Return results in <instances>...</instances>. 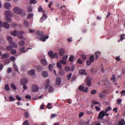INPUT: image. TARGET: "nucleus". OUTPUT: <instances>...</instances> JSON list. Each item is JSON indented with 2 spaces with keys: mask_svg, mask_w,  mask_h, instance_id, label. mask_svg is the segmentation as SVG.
<instances>
[{
  "mask_svg": "<svg viewBox=\"0 0 125 125\" xmlns=\"http://www.w3.org/2000/svg\"><path fill=\"white\" fill-rule=\"evenodd\" d=\"M12 36L14 37H16L17 36L18 39L20 40H25V37L23 36V34H24V32L23 31H17L16 30H14L13 32H11Z\"/></svg>",
  "mask_w": 125,
  "mask_h": 125,
  "instance_id": "nucleus-1",
  "label": "nucleus"
},
{
  "mask_svg": "<svg viewBox=\"0 0 125 125\" xmlns=\"http://www.w3.org/2000/svg\"><path fill=\"white\" fill-rule=\"evenodd\" d=\"M37 35L39 36L40 37V41H41L42 42H44L47 39L49 38L48 36H45L44 35H43V32H38L37 33Z\"/></svg>",
  "mask_w": 125,
  "mask_h": 125,
  "instance_id": "nucleus-2",
  "label": "nucleus"
},
{
  "mask_svg": "<svg viewBox=\"0 0 125 125\" xmlns=\"http://www.w3.org/2000/svg\"><path fill=\"white\" fill-rule=\"evenodd\" d=\"M13 13L10 11H5L4 15L5 16V20L6 21H9L10 23L11 22V17H12Z\"/></svg>",
  "mask_w": 125,
  "mask_h": 125,
  "instance_id": "nucleus-3",
  "label": "nucleus"
},
{
  "mask_svg": "<svg viewBox=\"0 0 125 125\" xmlns=\"http://www.w3.org/2000/svg\"><path fill=\"white\" fill-rule=\"evenodd\" d=\"M10 46H7L6 47V49L8 51H10V50H12V48H17V44L15 43H9Z\"/></svg>",
  "mask_w": 125,
  "mask_h": 125,
  "instance_id": "nucleus-4",
  "label": "nucleus"
},
{
  "mask_svg": "<svg viewBox=\"0 0 125 125\" xmlns=\"http://www.w3.org/2000/svg\"><path fill=\"white\" fill-rule=\"evenodd\" d=\"M13 11L14 13L17 14H22L23 13V10L19 7H15L13 8Z\"/></svg>",
  "mask_w": 125,
  "mask_h": 125,
  "instance_id": "nucleus-5",
  "label": "nucleus"
},
{
  "mask_svg": "<svg viewBox=\"0 0 125 125\" xmlns=\"http://www.w3.org/2000/svg\"><path fill=\"white\" fill-rule=\"evenodd\" d=\"M94 62V55L90 56L89 60L87 61L86 64L87 66H89L91 64V63H93Z\"/></svg>",
  "mask_w": 125,
  "mask_h": 125,
  "instance_id": "nucleus-6",
  "label": "nucleus"
},
{
  "mask_svg": "<svg viewBox=\"0 0 125 125\" xmlns=\"http://www.w3.org/2000/svg\"><path fill=\"white\" fill-rule=\"evenodd\" d=\"M48 55L51 58H55V57L58 58V57H57V55H58V54L57 53H54L52 51H50V52H48Z\"/></svg>",
  "mask_w": 125,
  "mask_h": 125,
  "instance_id": "nucleus-7",
  "label": "nucleus"
},
{
  "mask_svg": "<svg viewBox=\"0 0 125 125\" xmlns=\"http://www.w3.org/2000/svg\"><path fill=\"white\" fill-rule=\"evenodd\" d=\"M106 115V112H104V111H102L99 113V116L98 117V120H103V118L105 117Z\"/></svg>",
  "mask_w": 125,
  "mask_h": 125,
  "instance_id": "nucleus-8",
  "label": "nucleus"
},
{
  "mask_svg": "<svg viewBox=\"0 0 125 125\" xmlns=\"http://www.w3.org/2000/svg\"><path fill=\"white\" fill-rule=\"evenodd\" d=\"M78 89L79 90H81L83 92H87V90H88V88L87 87H83L82 85H81L79 87Z\"/></svg>",
  "mask_w": 125,
  "mask_h": 125,
  "instance_id": "nucleus-9",
  "label": "nucleus"
},
{
  "mask_svg": "<svg viewBox=\"0 0 125 125\" xmlns=\"http://www.w3.org/2000/svg\"><path fill=\"white\" fill-rule=\"evenodd\" d=\"M21 85H24V84H27L28 83V80L25 78H23L21 80Z\"/></svg>",
  "mask_w": 125,
  "mask_h": 125,
  "instance_id": "nucleus-10",
  "label": "nucleus"
},
{
  "mask_svg": "<svg viewBox=\"0 0 125 125\" xmlns=\"http://www.w3.org/2000/svg\"><path fill=\"white\" fill-rule=\"evenodd\" d=\"M4 7L6 9H10V8H11V4H10V3H9V2H6L4 4Z\"/></svg>",
  "mask_w": 125,
  "mask_h": 125,
  "instance_id": "nucleus-11",
  "label": "nucleus"
},
{
  "mask_svg": "<svg viewBox=\"0 0 125 125\" xmlns=\"http://www.w3.org/2000/svg\"><path fill=\"white\" fill-rule=\"evenodd\" d=\"M32 90L34 92H38L39 91V87L36 85H33L32 86Z\"/></svg>",
  "mask_w": 125,
  "mask_h": 125,
  "instance_id": "nucleus-12",
  "label": "nucleus"
},
{
  "mask_svg": "<svg viewBox=\"0 0 125 125\" xmlns=\"http://www.w3.org/2000/svg\"><path fill=\"white\" fill-rule=\"evenodd\" d=\"M29 49H32V48H28L26 50H25V47H22L20 49V51L22 53H25Z\"/></svg>",
  "mask_w": 125,
  "mask_h": 125,
  "instance_id": "nucleus-13",
  "label": "nucleus"
},
{
  "mask_svg": "<svg viewBox=\"0 0 125 125\" xmlns=\"http://www.w3.org/2000/svg\"><path fill=\"white\" fill-rule=\"evenodd\" d=\"M79 74L80 75H84L85 76H86V75H87L86 72H85V70L84 69H80L79 70Z\"/></svg>",
  "mask_w": 125,
  "mask_h": 125,
  "instance_id": "nucleus-14",
  "label": "nucleus"
},
{
  "mask_svg": "<svg viewBox=\"0 0 125 125\" xmlns=\"http://www.w3.org/2000/svg\"><path fill=\"white\" fill-rule=\"evenodd\" d=\"M60 83H61V79L60 78L58 77L56 79V84H57V85H59Z\"/></svg>",
  "mask_w": 125,
  "mask_h": 125,
  "instance_id": "nucleus-15",
  "label": "nucleus"
},
{
  "mask_svg": "<svg viewBox=\"0 0 125 125\" xmlns=\"http://www.w3.org/2000/svg\"><path fill=\"white\" fill-rule=\"evenodd\" d=\"M41 62L42 65H43L44 66H46V65L47 64V62H46V60L44 59H42L41 60Z\"/></svg>",
  "mask_w": 125,
  "mask_h": 125,
  "instance_id": "nucleus-16",
  "label": "nucleus"
},
{
  "mask_svg": "<svg viewBox=\"0 0 125 125\" xmlns=\"http://www.w3.org/2000/svg\"><path fill=\"white\" fill-rule=\"evenodd\" d=\"M50 82V81L48 79L46 81V83L45 84V87L46 89H47V88H48V86H49Z\"/></svg>",
  "mask_w": 125,
  "mask_h": 125,
  "instance_id": "nucleus-17",
  "label": "nucleus"
},
{
  "mask_svg": "<svg viewBox=\"0 0 125 125\" xmlns=\"http://www.w3.org/2000/svg\"><path fill=\"white\" fill-rule=\"evenodd\" d=\"M28 12H32L33 11V6L29 5L27 7Z\"/></svg>",
  "mask_w": 125,
  "mask_h": 125,
  "instance_id": "nucleus-18",
  "label": "nucleus"
},
{
  "mask_svg": "<svg viewBox=\"0 0 125 125\" xmlns=\"http://www.w3.org/2000/svg\"><path fill=\"white\" fill-rule=\"evenodd\" d=\"M64 53H65V51L63 49H61L59 51V55H60V56H63Z\"/></svg>",
  "mask_w": 125,
  "mask_h": 125,
  "instance_id": "nucleus-19",
  "label": "nucleus"
},
{
  "mask_svg": "<svg viewBox=\"0 0 125 125\" xmlns=\"http://www.w3.org/2000/svg\"><path fill=\"white\" fill-rule=\"evenodd\" d=\"M8 56H9V55H8V54H7V53H3L2 54V59H3V58H7L8 57Z\"/></svg>",
  "mask_w": 125,
  "mask_h": 125,
  "instance_id": "nucleus-20",
  "label": "nucleus"
},
{
  "mask_svg": "<svg viewBox=\"0 0 125 125\" xmlns=\"http://www.w3.org/2000/svg\"><path fill=\"white\" fill-rule=\"evenodd\" d=\"M10 86L12 89L14 90H16L17 89V88L16 87V86L14 84V83H11L10 84Z\"/></svg>",
  "mask_w": 125,
  "mask_h": 125,
  "instance_id": "nucleus-21",
  "label": "nucleus"
},
{
  "mask_svg": "<svg viewBox=\"0 0 125 125\" xmlns=\"http://www.w3.org/2000/svg\"><path fill=\"white\" fill-rule=\"evenodd\" d=\"M109 111H112V108H111V106H108V107L105 109L104 113L106 114L107 112H109Z\"/></svg>",
  "mask_w": 125,
  "mask_h": 125,
  "instance_id": "nucleus-22",
  "label": "nucleus"
},
{
  "mask_svg": "<svg viewBox=\"0 0 125 125\" xmlns=\"http://www.w3.org/2000/svg\"><path fill=\"white\" fill-rule=\"evenodd\" d=\"M28 74L30 75L31 76H33V75H35V70L32 69L28 71Z\"/></svg>",
  "mask_w": 125,
  "mask_h": 125,
  "instance_id": "nucleus-23",
  "label": "nucleus"
},
{
  "mask_svg": "<svg viewBox=\"0 0 125 125\" xmlns=\"http://www.w3.org/2000/svg\"><path fill=\"white\" fill-rule=\"evenodd\" d=\"M110 81H113V83L116 82V75L115 74L112 75V77L110 78Z\"/></svg>",
  "mask_w": 125,
  "mask_h": 125,
  "instance_id": "nucleus-24",
  "label": "nucleus"
},
{
  "mask_svg": "<svg viewBox=\"0 0 125 125\" xmlns=\"http://www.w3.org/2000/svg\"><path fill=\"white\" fill-rule=\"evenodd\" d=\"M33 16H34V14L33 13L28 14L27 15V19H32Z\"/></svg>",
  "mask_w": 125,
  "mask_h": 125,
  "instance_id": "nucleus-25",
  "label": "nucleus"
},
{
  "mask_svg": "<svg viewBox=\"0 0 125 125\" xmlns=\"http://www.w3.org/2000/svg\"><path fill=\"white\" fill-rule=\"evenodd\" d=\"M95 56H96V60H97V58H98L99 57V55H100V54H101V53H100V52H96L95 53Z\"/></svg>",
  "mask_w": 125,
  "mask_h": 125,
  "instance_id": "nucleus-26",
  "label": "nucleus"
},
{
  "mask_svg": "<svg viewBox=\"0 0 125 125\" xmlns=\"http://www.w3.org/2000/svg\"><path fill=\"white\" fill-rule=\"evenodd\" d=\"M7 41H8L9 43H15V42H12V38H11V37H10L9 36H8L7 37Z\"/></svg>",
  "mask_w": 125,
  "mask_h": 125,
  "instance_id": "nucleus-27",
  "label": "nucleus"
},
{
  "mask_svg": "<svg viewBox=\"0 0 125 125\" xmlns=\"http://www.w3.org/2000/svg\"><path fill=\"white\" fill-rule=\"evenodd\" d=\"M5 90H6V91H9V90H10V88H9V85H8V84L5 85Z\"/></svg>",
  "mask_w": 125,
  "mask_h": 125,
  "instance_id": "nucleus-28",
  "label": "nucleus"
},
{
  "mask_svg": "<svg viewBox=\"0 0 125 125\" xmlns=\"http://www.w3.org/2000/svg\"><path fill=\"white\" fill-rule=\"evenodd\" d=\"M23 25H24V26H25V27H26V28H28V27H29V23L28 22V21H23Z\"/></svg>",
  "mask_w": 125,
  "mask_h": 125,
  "instance_id": "nucleus-29",
  "label": "nucleus"
},
{
  "mask_svg": "<svg viewBox=\"0 0 125 125\" xmlns=\"http://www.w3.org/2000/svg\"><path fill=\"white\" fill-rule=\"evenodd\" d=\"M86 84L88 85V86H90L91 85V82L90 80H89L88 78L87 79Z\"/></svg>",
  "mask_w": 125,
  "mask_h": 125,
  "instance_id": "nucleus-30",
  "label": "nucleus"
},
{
  "mask_svg": "<svg viewBox=\"0 0 125 125\" xmlns=\"http://www.w3.org/2000/svg\"><path fill=\"white\" fill-rule=\"evenodd\" d=\"M118 125H125V120L122 119V120L119 122Z\"/></svg>",
  "mask_w": 125,
  "mask_h": 125,
  "instance_id": "nucleus-31",
  "label": "nucleus"
},
{
  "mask_svg": "<svg viewBox=\"0 0 125 125\" xmlns=\"http://www.w3.org/2000/svg\"><path fill=\"white\" fill-rule=\"evenodd\" d=\"M42 77H43L44 78H46V77H47L48 74H47V71H44L42 73Z\"/></svg>",
  "mask_w": 125,
  "mask_h": 125,
  "instance_id": "nucleus-32",
  "label": "nucleus"
},
{
  "mask_svg": "<svg viewBox=\"0 0 125 125\" xmlns=\"http://www.w3.org/2000/svg\"><path fill=\"white\" fill-rule=\"evenodd\" d=\"M29 3L30 4H36L37 3V0H30Z\"/></svg>",
  "mask_w": 125,
  "mask_h": 125,
  "instance_id": "nucleus-33",
  "label": "nucleus"
},
{
  "mask_svg": "<svg viewBox=\"0 0 125 125\" xmlns=\"http://www.w3.org/2000/svg\"><path fill=\"white\" fill-rule=\"evenodd\" d=\"M54 67V64H50L49 65V70L50 71H52V68Z\"/></svg>",
  "mask_w": 125,
  "mask_h": 125,
  "instance_id": "nucleus-34",
  "label": "nucleus"
},
{
  "mask_svg": "<svg viewBox=\"0 0 125 125\" xmlns=\"http://www.w3.org/2000/svg\"><path fill=\"white\" fill-rule=\"evenodd\" d=\"M57 66L59 69H62V65H61L60 62H58L57 63Z\"/></svg>",
  "mask_w": 125,
  "mask_h": 125,
  "instance_id": "nucleus-35",
  "label": "nucleus"
},
{
  "mask_svg": "<svg viewBox=\"0 0 125 125\" xmlns=\"http://www.w3.org/2000/svg\"><path fill=\"white\" fill-rule=\"evenodd\" d=\"M13 67H14V68L15 69V71L16 72H18V67L17 66V65H16V64L15 63H14L13 64Z\"/></svg>",
  "mask_w": 125,
  "mask_h": 125,
  "instance_id": "nucleus-36",
  "label": "nucleus"
},
{
  "mask_svg": "<svg viewBox=\"0 0 125 125\" xmlns=\"http://www.w3.org/2000/svg\"><path fill=\"white\" fill-rule=\"evenodd\" d=\"M19 44L21 46H23V45H24V44H25V42L23 41H21L20 42Z\"/></svg>",
  "mask_w": 125,
  "mask_h": 125,
  "instance_id": "nucleus-37",
  "label": "nucleus"
},
{
  "mask_svg": "<svg viewBox=\"0 0 125 125\" xmlns=\"http://www.w3.org/2000/svg\"><path fill=\"white\" fill-rule=\"evenodd\" d=\"M73 60H74V56H70V57L69 58V61L70 62H73Z\"/></svg>",
  "mask_w": 125,
  "mask_h": 125,
  "instance_id": "nucleus-38",
  "label": "nucleus"
},
{
  "mask_svg": "<svg viewBox=\"0 0 125 125\" xmlns=\"http://www.w3.org/2000/svg\"><path fill=\"white\" fill-rule=\"evenodd\" d=\"M104 92H101L99 94V96L100 97V98H104Z\"/></svg>",
  "mask_w": 125,
  "mask_h": 125,
  "instance_id": "nucleus-39",
  "label": "nucleus"
},
{
  "mask_svg": "<svg viewBox=\"0 0 125 125\" xmlns=\"http://www.w3.org/2000/svg\"><path fill=\"white\" fill-rule=\"evenodd\" d=\"M77 63H78V64H83V60H82V59H79L77 60Z\"/></svg>",
  "mask_w": 125,
  "mask_h": 125,
  "instance_id": "nucleus-40",
  "label": "nucleus"
},
{
  "mask_svg": "<svg viewBox=\"0 0 125 125\" xmlns=\"http://www.w3.org/2000/svg\"><path fill=\"white\" fill-rule=\"evenodd\" d=\"M72 77V73H70L69 74L67 75V79L68 80V81H70L71 80V78Z\"/></svg>",
  "mask_w": 125,
  "mask_h": 125,
  "instance_id": "nucleus-41",
  "label": "nucleus"
},
{
  "mask_svg": "<svg viewBox=\"0 0 125 125\" xmlns=\"http://www.w3.org/2000/svg\"><path fill=\"white\" fill-rule=\"evenodd\" d=\"M38 11L39 12H43V11H42V6L39 7Z\"/></svg>",
  "mask_w": 125,
  "mask_h": 125,
  "instance_id": "nucleus-42",
  "label": "nucleus"
},
{
  "mask_svg": "<svg viewBox=\"0 0 125 125\" xmlns=\"http://www.w3.org/2000/svg\"><path fill=\"white\" fill-rule=\"evenodd\" d=\"M81 57L83 61H85L86 59V56L85 55H82Z\"/></svg>",
  "mask_w": 125,
  "mask_h": 125,
  "instance_id": "nucleus-43",
  "label": "nucleus"
},
{
  "mask_svg": "<svg viewBox=\"0 0 125 125\" xmlns=\"http://www.w3.org/2000/svg\"><path fill=\"white\" fill-rule=\"evenodd\" d=\"M9 101L10 102H12V101H15V99H14L12 96H10Z\"/></svg>",
  "mask_w": 125,
  "mask_h": 125,
  "instance_id": "nucleus-44",
  "label": "nucleus"
},
{
  "mask_svg": "<svg viewBox=\"0 0 125 125\" xmlns=\"http://www.w3.org/2000/svg\"><path fill=\"white\" fill-rule=\"evenodd\" d=\"M49 92H53V88L52 87V86H50L49 87Z\"/></svg>",
  "mask_w": 125,
  "mask_h": 125,
  "instance_id": "nucleus-45",
  "label": "nucleus"
},
{
  "mask_svg": "<svg viewBox=\"0 0 125 125\" xmlns=\"http://www.w3.org/2000/svg\"><path fill=\"white\" fill-rule=\"evenodd\" d=\"M16 99L18 101H21V97H20L19 96H18V95H16Z\"/></svg>",
  "mask_w": 125,
  "mask_h": 125,
  "instance_id": "nucleus-46",
  "label": "nucleus"
},
{
  "mask_svg": "<svg viewBox=\"0 0 125 125\" xmlns=\"http://www.w3.org/2000/svg\"><path fill=\"white\" fill-rule=\"evenodd\" d=\"M117 103L118 105H120L122 103V99H119L117 100Z\"/></svg>",
  "mask_w": 125,
  "mask_h": 125,
  "instance_id": "nucleus-47",
  "label": "nucleus"
},
{
  "mask_svg": "<svg viewBox=\"0 0 125 125\" xmlns=\"http://www.w3.org/2000/svg\"><path fill=\"white\" fill-rule=\"evenodd\" d=\"M25 98H26V99H32V97L29 95H26Z\"/></svg>",
  "mask_w": 125,
  "mask_h": 125,
  "instance_id": "nucleus-48",
  "label": "nucleus"
},
{
  "mask_svg": "<svg viewBox=\"0 0 125 125\" xmlns=\"http://www.w3.org/2000/svg\"><path fill=\"white\" fill-rule=\"evenodd\" d=\"M29 122H28V121L26 120L25 121L23 124L22 125H29Z\"/></svg>",
  "mask_w": 125,
  "mask_h": 125,
  "instance_id": "nucleus-49",
  "label": "nucleus"
},
{
  "mask_svg": "<svg viewBox=\"0 0 125 125\" xmlns=\"http://www.w3.org/2000/svg\"><path fill=\"white\" fill-rule=\"evenodd\" d=\"M18 26V24H16V23H12V28H17V26Z\"/></svg>",
  "mask_w": 125,
  "mask_h": 125,
  "instance_id": "nucleus-50",
  "label": "nucleus"
},
{
  "mask_svg": "<svg viewBox=\"0 0 125 125\" xmlns=\"http://www.w3.org/2000/svg\"><path fill=\"white\" fill-rule=\"evenodd\" d=\"M53 1H51L50 3L48 4V7L49 8H51V5H53Z\"/></svg>",
  "mask_w": 125,
  "mask_h": 125,
  "instance_id": "nucleus-51",
  "label": "nucleus"
},
{
  "mask_svg": "<svg viewBox=\"0 0 125 125\" xmlns=\"http://www.w3.org/2000/svg\"><path fill=\"white\" fill-rule=\"evenodd\" d=\"M64 69L66 72H69V71H70V67L69 66H66L64 68Z\"/></svg>",
  "mask_w": 125,
  "mask_h": 125,
  "instance_id": "nucleus-52",
  "label": "nucleus"
},
{
  "mask_svg": "<svg viewBox=\"0 0 125 125\" xmlns=\"http://www.w3.org/2000/svg\"><path fill=\"white\" fill-rule=\"evenodd\" d=\"M47 106V108L48 109H51L52 108V107H51V103H49Z\"/></svg>",
  "mask_w": 125,
  "mask_h": 125,
  "instance_id": "nucleus-53",
  "label": "nucleus"
},
{
  "mask_svg": "<svg viewBox=\"0 0 125 125\" xmlns=\"http://www.w3.org/2000/svg\"><path fill=\"white\" fill-rule=\"evenodd\" d=\"M60 63H61V64H66V63H67V62H66V61H63V60H60Z\"/></svg>",
  "mask_w": 125,
  "mask_h": 125,
  "instance_id": "nucleus-54",
  "label": "nucleus"
},
{
  "mask_svg": "<svg viewBox=\"0 0 125 125\" xmlns=\"http://www.w3.org/2000/svg\"><path fill=\"white\" fill-rule=\"evenodd\" d=\"M96 92H97V91L96 90H93L91 91V94L92 95H94V94H96Z\"/></svg>",
  "mask_w": 125,
  "mask_h": 125,
  "instance_id": "nucleus-55",
  "label": "nucleus"
},
{
  "mask_svg": "<svg viewBox=\"0 0 125 125\" xmlns=\"http://www.w3.org/2000/svg\"><path fill=\"white\" fill-rule=\"evenodd\" d=\"M7 72L8 73H11L12 72V69L11 68L9 67L8 68Z\"/></svg>",
  "mask_w": 125,
  "mask_h": 125,
  "instance_id": "nucleus-56",
  "label": "nucleus"
},
{
  "mask_svg": "<svg viewBox=\"0 0 125 125\" xmlns=\"http://www.w3.org/2000/svg\"><path fill=\"white\" fill-rule=\"evenodd\" d=\"M11 53L12 55L16 54V51L15 50H11Z\"/></svg>",
  "mask_w": 125,
  "mask_h": 125,
  "instance_id": "nucleus-57",
  "label": "nucleus"
},
{
  "mask_svg": "<svg viewBox=\"0 0 125 125\" xmlns=\"http://www.w3.org/2000/svg\"><path fill=\"white\" fill-rule=\"evenodd\" d=\"M59 74L60 75H64V70L63 69H61Z\"/></svg>",
  "mask_w": 125,
  "mask_h": 125,
  "instance_id": "nucleus-58",
  "label": "nucleus"
},
{
  "mask_svg": "<svg viewBox=\"0 0 125 125\" xmlns=\"http://www.w3.org/2000/svg\"><path fill=\"white\" fill-rule=\"evenodd\" d=\"M66 13H67V10H63L62 11V15H65V14H66Z\"/></svg>",
  "mask_w": 125,
  "mask_h": 125,
  "instance_id": "nucleus-59",
  "label": "nucleus"
},
{
  "mask_svg": "<svg viewBox=\"0 0 125 125\" xmlns=\"http://www.w3.org/2000/svg\"><path fill=\"white\" fill-rule=\"evenodd\" d=\"M84 115V113L83 112H81L80 113H79V118H82V117H83V116Z\"/></svg>",
  "mask_w": 125,
  "mask_h": 125,
  "instance_id": "nucleus-60",
  "label": "nucleus"
},
{
  "mask_svg": "<svg viewBox=\"0 0 125 125\" xmlns=\"http://www.w3.org/2000/svg\"><path fill=\"white\" fill-rule=\"evenodd\" d=\"M42 17L44 19H46V18H47V16L46 15V14H43Z\"/></svg>",
  "mask_w": 125,
  "mask_h": 125,
  "instance_id": "nucleus-61",
  "label": "nucleus"
},
{
  "mask_svg": "<svg viewBox=\"0 0 125 125\" xmlns=\"http://www.w3.org/2000/svg\"><path fill=\"white\" fill-rule=\"evenodd\" d=\"M55 117H57V114H53L51 115V118L53 119V118H55Z\"/></svg>",
  "mask_w": 125,
  "mask_h": 125,
  "instance_id": "nucleus-62",
  "label": "nucleus"
},
{
  "mask_svg": "<svg viewBox=\"0 0 125 125\" xmlns=\"http://www.w3.org/2000/svg\"><path fill=\"white\" fill-rule=\"evenodd\" d=\"M24 116L25 118H29V114H28V112H25L24 113Z\"/></svg>",
  "mask_w": 125,
  "mask_h": 125,
  "instance_id": "nucleus-63",
  "label": "nucleus"
},
{
  "mask_svg": "<svg viewBox=\"0 0 125 125\" xmlns=\"http://www.w3.org/2000/svg\"><path fill=\"white\" fill-rule=\"evenodd\" d=\"M68 59V56H63L62 57V60H67Z\"/></svg>",
  "mask_w": 125,
  "mask_h": 125,
  "instance_id": "nucleus-64",
  "label": "nucleus"
}]
</instances>
